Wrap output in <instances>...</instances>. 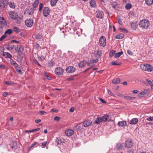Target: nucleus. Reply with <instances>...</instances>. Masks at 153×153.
<instances>
[{"label":"nucleus","instance_id":"bb28decb","mask_svg":"<svg viewBox=\"0 0 153 153\" xmlns=\"http://www.w3.org/2000/svg\"><path fill=\"white\" fill-rule=\"evenodd\" d=\"M123 54L122 51L120 52H117L115 53L114 56V58H117L120 57L121 55Z\"/></svg>","mask_w":153,"mask_h":153},{"label":"nucleus","instance_id":"8fccbe9b","mask_svg":"<svg viewBox=\"0 0 153 153\" xmlns=\"http://www.w3.org/2000/svg\"><path fill=\"white\" fill-rule=\"evenodd\" d=\"M8 46H10V48L12 50L14 48L15 46L12 43L10 42L8 44Z\"/></svg>","mask_w":153,"mask_h":153},{"label":"nucleus","instance_id":"ea45409f","mask_svg":"<svg viewBox=\"0 0 153 153\" xmlns=\"http://www.w3.org/2000/svg\"><path fill=\"white\" fill-rule=\"evenodd\" d=\"M132 7V5L131 4L127 3L125 6V8L127 10H129Z\"/></svg>","mask_w":153,"mask_h":153},{"label":"nucleus","instance_id":"5701e85b","mask_svg":"<svg viewBox=\"0 0 153 153\" xmlns=\"http://www.w3.org/2000/svg\"><path fill=\"white\" fill-rule=\"evenodd\" d=\"M121 82V80L120 78H117L114 79L112 81L113 84H118Z\"/></svg>","mask_w":153,"mask_h":153},{"label":"nucleus","instance_id":"13d9d810","mask_svg":"<svg viewBox=\"0 0 153 153\" xmlns=\"http://www.w3.org/2000/svg\"><path fill=\"white\" fill-rule=\"evenodd\" d=\"M117 21L119 24L120 25H122L123 24V22L121 19L119 18L118 17L117 18Z\"/></svg>","mask_w":153,"mask_h":153},{"label":"nucleus","instance_id":"f3484780","mask_svg":"<svg viewBox=\"0 0 153 153\" xmlns=\"http://www.w3.org/2000/svg\"><path fill=\"white\" fill-rule=\"evenodd\" d=\"M3 55L5 58H9L10 59H11L12 57V55L9 53L7 52H4L3 51Z\"/></svg>","mask_w":153,"mask_h":153},{"label":"nucleus","instance_id":"4be33fe9","mask_svg":"<svg viewBox=\"0 0 153 153\" xmlns=\"http://www.w3.org/2000/svg\"><path fill=\"white\" fill-rule=\"evenodd\" d=\"M86 65V62L84 61H81L78 64V65L80 68L84 67Z\"/></svg>","mask_w":153,"mask_h":153},{"label":"nucleus","instance_id":"c03bdc74","mask_svg":"<svg viewBox=\"0 0 153 153\" xmlns=\"http://www.w3.org/2000/svg\"><path fill=\"white\" fill-rule=\"evenodd\" d=\"M146 81L151 86L152 89V87H153V80L152 81L149 79H146Z\"/></svg>","mask_w":153,"mask_h":153},{"label":"nucleus","instance_id":"774afa93","mask_svg":"<svg viewBox=\"0 0 153 153\" xmlns=\"http://www.w3.org/2000/svg\"><path fill=\"white\" fill-rule=\"evenodd\" d=\"M138 96L140 97H144V96H143L142 92H141L138 94Z\"/></svg>","mask_w":153,"mask_h":153},{"label":"nucleus","instance_id":"603ef678","mask_svg":"<svg viewBox=\"0 0 153 153\" xmlns=\"http://www.w3.org/2000/svg\"><path fill=\"white\" fill-rule=\"evenodd\" d=\"M2 2L1 4H2L4 6L7 5L8 4V2L7 0H2Z\"/></svg>","mask_w":153,"mask_h":153},{"label":"nucleus","instance_id":"1a4fd4ad","mask_svg":"<svg viewBox=\"0 0 153 153\" xmlns=\"http://www.w3.org/2000/svg\"><path fill=\"white\" fill-rule=\"evenodd\" d=\"M50 10L48 7H45L44 8L42 11V14L45 17H48L50 13Z\"/></svg>","mask_w":153,"mask_h":153},{"label":"nucleus","instance_id":"a878e982","mask_svg":"<svg viewBox=\"0 0 153 153\" xmlns=\"http://www.w3.org/2000/svg\"><path fill=\"white\" fill-rule=\"evenodd\" d=\"M123 144L120 143H117L116 148L119 150H120L123 149Z\"/></svg>","mask_w":153,"mask_h":153},{"label":"nucleus","instance_id":"4468645a","mask_svg":"<svg viewBox=\"0 0 153 153\" xmlns=\"http://www.w3.org/2000/svg\"><path fill=\"white\" fill-rule=\"evenodd\" d=\"M101 54V51L99 49L94 51V55L97 58H100Z\"/></svg>","mask_w":153,"mask_h":153},{"label":"nucleus","instance_id":"2eb2a0df","mask_svg":"<svg viewBox=\"0 0 153 153\" xmlns=\"http://www.w3.org/2000/svg\"><path fill=\"white\" fill-rule=\"evenodd\" d=\"M91 123V121L90 120H87L83 122V125L84 127H86L90 125Z\"/></svg>","mask_w":153,"mask_h":153},{"label":"nucleus","instance_id":"f257e3e1","mask_svg":"<svg viewBox=\"0 0 153 153\" xmlns=\"http://www.w3.org/2000/svg\"><path fill=\"white\" fill-rule=\"evenodd\" d=\"M68 25L69 24L71 25L72 27V29L69 28L70 30H71L73 31V32H70V33H72L74 36L75 37H76V36H80L81 34L82 31L81 29L79 28V25L75 21L74 22H71V19H68Z\"/></svg>","mask_w":153,"mask_h":153},{"label":"nucleus","instance_id":"052dcab7","mask_svg":"<svg viewBox=\"0 0 153 153\" xmlns=\"http://www.w3.org/2000/svg\"><path fill=\"white\" fill-rule=\"evenodd\" d=\"M60 119V117L58 116H56L54 118V120L57 121H58Z\"/></svg>","mask_w":153,"mask_h":153},{"label":"nucleus","instance_id":"864d4df0","mask_svg":"<svg viewBox=\"0 0 153 153\" xmlns=\"http://www.w3.org/2000/svg\"><path fill=\"white\" fill-rule=\"evenodd\" d=\"M4 83L9 85H13L14 84V83L12 81H11L10 82L5 81L4 82Z\"/></svg>","mask_w":153,"mask_h":153},{"label":"nucleus","instance_id":"cd10ccee","mask_svg":"<svg viewBox=\"0 0 153 153\" xmlns=\"http://www.w3.org/2000/svg\"><path fill=\"white\" fill-rule=\"evenodd\" d=\"M143 95L144 97L147 96L150 93V91L148 89L145 90L144 91L142 92Z\"/></svg>","mask_w":153,"mask_h":153},{"label":"nucleus","instance_id":"e433bc0d","mask_svg":"<svg viewBox=\"0 0 153 153\" xmlns=\"http://www.w3.org/2000/svg\"><path fill=\"white\" fill-rule=\"evenodd\" d=\"M131 28L134 30L136 29L137 28V25L136 23L134 22H132L131 24Z\"/></svg>","mask_w":153,"mask_h":153},{"label":"nucleus","instance_id":"c85d7f7f","mask_svg":"<svg viewBox=\"0 0 153 153\" xmlns=\"http://www.w3.org/2000/svg\"><path fill=\"white\" fill-rule=\"evenodd\" d=\"M102 121V118L101 117H98L95 120L94 123H95L98 125L100 124V123Z\"/></svg>","mask_w":153,"mask_h":153},{"label":"nucleus","instance_id":"ddd939ff","mask_svg":"<svg viewBox=\"0 0 153 153\" xmlns=\"http://www.w3.org/2000/svg\"><path fill=\"white\" fill-rule=\"evenodd\" d=\"M68 58L70 59V61H73L74 59L73 58L74 57V53L72 52L68 51Z\"/></svg>","mask_w":153,"mask_h":153},{"label":"nucleus","instance_id":"a211bd4d","mask_svg":"<svg viewBox=\"0 0 153 153\" xmlns=\"http://www.w3.org/2000/svg\"><path fill=\"white\" fill-rule=\"evenodd\" d=\"M75 71V68L72 66H70L68 67V72L69 73H71L74 72Z\"/></svg>","mask_w":153,"mask_h":153},{"label":"nucleus","instance_id":"2f4dec72","mask_svg":"<svg viewBox=\"0 0 153 153\" xmlns=\"http://www.w3.org/2000/svg\"><path fill=\"white\" fill-rule=\"evenodd\" d=\"M18 65H17L16 66H15V68L16 70V71L19 73L20 74H22V71L20 67L18 66Z\"/></svg>","mask_w":153,"mask_h":153},{"label":"nucleus","instance_id":"79ce46f5","mask_svg":"<svg viewBox=\"0 0 153 153\" xmlns=\"http://www.w3.org/2000/svg\"><path fill=\"white\" fill-rule=\"evenodd\" d=\"M111 64L112 65H119L121 64V63H119L115 61H112L111 62Z\"/></svg>","mask_w":153,"mask_h":153},{"label":"nucleus","instance_id":"f03ea898","mask_svg":"<svg viewBox=\"0 0 153 153\" xmlns=\"http://www.w3.org/2000/svg\"><path fill=\"white\" fill-rule=\"evenodd\" d=\"M141 68L143 70L148 72H151L153 70V67L150 64H144L140 65Z\"/></svg>","mask_w":153,"mask_h":153},{"label":"nucleus","instance_id":"bf43d9fd","mask_svg":"<svg viewBox=\"0 0 153 153\" xmlns=\"http://www.w3.org/2000/svg\"><path fill=\"white\" fill-rule=\"evenodd\" d=\"M45 76L48 77V80H51V77H50L49 76V75L48 74L46 73V72H45Z\"/></svg>","mask_w":153,"mask_h":153},{"label":"nucleus","instance_id":"473e14b6","mask_svg":"<svg viewBox=\"0 0 153 153\" xmlns=\"http://www.w3.org/2000/svg\"><path fill=\"white\" fill-rule=\"evenodd\" d=\"M23 18L22 17H17V18L16 19V22L17 24H20L22 22Z\"/></svg>","mask_w":153,"mask_h":153},{"label":"nucleus","instance_id":"c756f323","mask_svg":"<svg viewBox=\"0 0 153 153\" xmlns=\"http://www.w3.org/2000/svg\"><path fill=\"white\" fill-rule=\"evenodd\" d=\"M74 133V131L71 129H68V136H71Z\"/></svg>","mask_w":153,"mask_h":153},{"label":"nucleus","instance_id":"7ed1b4c3","mask_svg":"<svg viewBox=\"0 0 153 153\" xmlns=\"http://www.w3.org/2000/svg\"><path fill=\"white\" fill-rule=\"evenodd\" d=\"M149 25V22L147 19L141 20L139 22L140 27L142 28L147 29Z\"/></svg>","mask_w":153,"mask_h":153},{"label":"nucleus","instance_id":"423d86ee","mask_svg":"<svg viewBox=\"0 0 153 153\" xmlns=\"http://www.w3.org/2000/svg\"><path fill=\"white\" fill-rule=\"evenodd\" d=\"M95 14L96 17L99 19H102L104 17V13L102 10H98L95 12Z\"/></svg>","mask_w":153,"mask_h":153},{"label":"nucleus","instance_id":"39448f33","mask_svg":"<svg viewBox=\"0 0 153 153\" xmlns=\"http://www.w3.org/2000/svg\"><path fill=\"white\" fill-rule=\"evenodd\" d=\"M124 146L127 149L131 148L133 146V143L131 139H128L124 143Z\"/></svg>","mask_w":153,"mask_h":153},{"label":"nucleus","instance_id":"5fc2aeb1","mask_svg":"<svg viewBox=\"0 0 153 153\" xmlns=\"http://www.w3.org/2000/svg\"><path fill=\"white\" fill-rule=\"evenodd\" d=\"M39 11H41L43 7V4L42 3H40L39 5Z\"/></svg>","mask_w":153,"mask_h":153},{"label":"nucleus","instance_id":"3c124183","mask_svg":"<svg viewBox=\"0 0 153 153\" xmlns=\"http://www.w3.org/2000/svg\"><path fill=\"white\" fill-rule=\"evenodd\" d=\"M124 98L125 99L128 100H131L133 98H134V97H130L129 96H125L124 97Z\"/></svg>","mask_w":153,"mask_h":153},{"label":"nucleus","instance_id":"72a5a7b5","mask_svg":"<svg viewBox=\"0 0 153 153\" xmlns=\"http://www.w3.org/2000/svg\"><path fill=\"white\" fill-rule=\"evenodd\" d=\"M108 117L109 116L107 115H104L102 117H101V118H102V121L104 122L106 121Z\"/></svg>","mask_w":153,"mask_h":153},{"label":"nucleus","instance_id":"0eeeda50","mask_svg":"<svg viewBox=\"0 0 153 153\" xmlns=\"http://www.w3.org/2000/svg\"><path fill=\"white\" fill-rule=\"evenodd\" d=\"M8 13L9 16L13 19H16L18 16V13L14 11H10Z\"/></svg>","mask_w":153,"mask_h":153},{"label":"nucleus","instance_id":"dca6fc26","mask_svg":"<svg viewBox=\"0 0 153 153\" xmlns=\"http://www.w3.org/2000/svg\"><path fill=\"white\" fill-rule=\"evenodd\" d=\"M14 48L15 51H17V53L19 52H21L22 51L21 50H23V48L21 45H15Z\"/></svg>","mask_w":153,"mask_h":153},{"label":"nucleus","instance_id":"338daca9","mask_svg":"<svg viewBox=\"0 0 153 153\" xmlns=\"http://www.w3.org/2000/svg\"><path fill=\"white\" fill-rule=\"evenodd\" d=\"M138 96L140 97H144V96H143L142 92H141L138 94Z\"/></svg>","mask_w":153,"mask_h":153},{"label":"nucleus","instance_id":"f704fd0d","mask_svg":"<svg viewBox=\"0 0 153 153\" xmlns=\"http://www.w3.org/2000/svg\"><path fill=\"white\" fill-rule=\"evenodd\" d=\"M10 61L11 64L14 67H15V66H16L17 65H18L15 61H14L12 59H10Z\"/></svg>","mask_w":153,"mask_h":153},{"label":"nucleus","instance_id":"aec40b11","mask_svg":"<svg viewBox=\"0 0 153 153\" xmlns=\"http://www.w3.org/2000/svg\"><path fill=\"white\" fill-rule=\"evenodd\" d=\"M0 24L1 25V26L2 27L6 26V23L4 18L1 17V19H0Z\"/></svg>","mask_w":153,"mask_h":153},{"label":"nucleus","instance_id":"de8ad7c7","mask_svg":"<svg viewBox=\"0 0 153 153\" xmlns=\"http://www.w3.org/2000/svg\"><path fill=\"white\" fill-rule=\"evenodd\" d=\"M9 5L10 7L14 9L15 8V5L14 2H10L9 4Z\"/></svg>","mask_w":153,"mask_h":153},{"label":"nucleus","instance_id":"6e6d98bb","mask_svg":"<svg viewBox=\"0 0 153 153\" xmlns=\"http://www.w3.org/2000/svg\"><path fill=\"white\" fill-rule=\"evenodd\" d=\"M7 36V35L4 33V34L0 38V41H2L3 39H5Z\"/></svg>","mask_w":153,"mask_h":153},{"label":"nucleus","instance_id":"b1692460","mask_svg":"<svg viewBox=\"0 0 153 153\" xmlns=\"http://www.w3.org/2000/svg\"><path fill=\"white\" fill-rule=\"evenodd\" d=\"M39 3V0H35L32 4L33 7L32 8H34L36 9V8L38 7Z\"/></svg>","mask_w":153,"mask_h":153},{"label":"nucleus","instance_id":"a19ab883","mask_svg":"<svg viewBox=\"0 0 153 153\" xmlns=\"http://www.w3.org/2000/svg\"><path fill=\"white\" fill-rule=\"evenodd\" d=\"M56 142L57 143V145H59L62 143L61 139L59 137L56 138Z\"/></svg>","mask_w":153,"mask_h":153},{"label":"nucleus","instance_id":"7c9ffc66","mask_svg":"<svg viewBox=\"0 0 153 153\" xmlns=\"http://www.w3.org/2000/svg\"><path fill=\"white\" fill-rule=\"evenodd\" d=\"M124 35L123 33L117 34L115 38L117 39H121L124 37Z\"/></svg>","mask_w":153,"mask_h":153},{"label":"nucleus","instance_id":"f8f14e48","mask_svg":"<svg viewBox=\"0 0 153 153\" xmlns=\"http://www.w3.org/2000/svg\"><path fill=\"white\" fill-rule=\"evenodd\" d=\"M10 146L13 150L16 149L18 148L17 143L15 141H12L10 144Z\"/></svg>","mask_w":153,"mask_h":153},{"label":"nucleus","instance_id":"9d476101","mask_svg":"<svg viewBox=\"0 0 153 153\" xmlns=\"http://www.w3.org/2000/svg\"><path fill=\"white\" fill-rule=\"evenodd\" d=\"M26 25L28 27H31L33 24V20L31 18L27 19L25 21Z\"/></svg>","mask_w":153,"mask_h":153},{"label":"nucleus","instance_id":"4d7b16f0","mask_svg":"<svg viewBox=\"0 0 153 153\" xmlns=\"http://www.w3.org/2000/svg\"><path fill=\"white\" fill-rule=\"evenodd\" d=\"M108 93L110 95L112 96H113V97H115V95L113 94L111 91L110 90H108Z\"/></svg>","mask_w":153,"mask_h":153},{"label":"nucleus","instance_id":"0e129e2a","mask_svg":"<svg viewBox=\"0 0 153 153\" xmlns=\"http://www.w3.org/2000/svg\"><path fill=\"white\" fill-rule=\"evenodd\" d=\"M74 110V107H72L69 109L70 112H73Z\"/></svg>","mask_w":153,"mask_h":153},{"label":"nucleus","instance_id":"20e7f679","mask_svg":"<svg viewBox=\"0 0 153 153\" xmlns=\"http://www.w3.org/2000/svg\"><path fill=\"white\" fill-rule=\"evenodd\" d=\"M36 10V9L33 8H31L28 7L27 8L24 12V13L28 15H33L34 12Z\"/></svg>","mask_w":153,"mask_h":153},{"label":"nucleus","instance_id":"69168bd1","mask_svg":"<svg viewBox=\"0 0 153 153\" xmlns=\"http://www.w3.org/2000/svg\"><path fill=\"white\" fill-rule=\"evenodd\" d=\"M99 100L103 103H106L105 101L102 98H100Z\"/></svg>","mask_w":153,"mask_h":153},{"label":"nucleus","instance_id":"37998d69","mask_svg":"<svg viewBox=\"0 0 153 153\" xmlns=\"http://www.w3.org/2000/svg\"><path fill=\"white\" fill-rule=\"evenodd\" d=\"M54 65V63L53 61H49L48 62V65L49 67L53 66Z\"/></svg>","mask_w":153,"mask_h":153},{"label":"nucleus","instance_id":"09e8293b","mask_svg":"<svg viewBox=\"0 0 153 153\" xmlns=\"http://www.w3.org/2000/svg\"><path fill=\"white\" fill-rule=\"evenodd\" d=\"M13 31H14L16 33H17L19 32H20V29L18 27H14L13 28Z\"/></svg>","mask_w":153,"mask_h":153},{"label":"nucleus","instance_id":"c9c22d12","mask_svg":"<svg viewBox=\"0 0 153 153\" xmlns=\"http://www.w3.org/2000/svg\"><path fill=\"white\" fill-rule=\"evenodd\" d=\"M13 32V30H12L11 29H8L4 33L6 35L7 34L10 35Z\"/></svg>","mask_w":153,"mask_h":153},{"label":"nucleus","instance_id":"49530a36","mask_svg":"<svg viewBox=\"0 0 153 153\" xmlns=\"http://www.w3.org/2000/svg\"><path fill=\"white\" fill-rule=\"evenodd\" d=\"M115 51L113 50H111L110 51L109 55L110 57H112L114 56V55L115 53Z\"/></svg>","mask_w":153,"mask_h":153},{"label":"nucleus","instance_id":"412c9836","mask_svg":"<svg viewBox=\"0 0 153 153\" xmlns=\"http://www.w3.org/2000/svg\"><path fill=\"white\" fill-rule=\"evenodd\" d=\"M138 121V120L137 118H134L130 120V124L131 125H135L137 123Z\"/></svg>","mask_w":153,"mask_h":153},{"label":"nucleus","instance_id":"680f3d73","mask_svg":"<svg viewBox=\"0 0 153 153\" xmlns=\"http://www.w3.org/2000/svg\"><path fill=\"white\" fill-rule=\"evenodd\" d=\"M38 58L39 60L40 61H42L44 59V57L43 56H39Z\"/></svg>","mask_w":153,"mask_h":153},{"label":"nucleus","instance_id":"e2e57ef3","mask_svg":"<svg viewBox=\"0 0 153 153\" xmlns=\"http://www.w3.org/2000/svg\"><path fill=\"white\" fill-rule=\"evenodd\" d=\"M146 120L148 121H153V116L152 117H149L147 118Z\"/></svg>","mask_w":153,"mask_h":153},{"label":"nucleus","instance_id":"a18cd8bd","mask_svg":"<svg viewBox=\"0 0 153 153\" xmlns=\"http://www.w3.org/2000/svg\"><path fill=\"white\" fill-rule=\"evenodd\" d=\"M35 37L37 39H41L42 38V35H41L40 34H39V33H38V34H37L35 35Z\"/></svg>","mask_w":153,"mask_h":153},{"label":"nucleus","instance_id":"393cba45","mask_svg":"<svg viewBox=\"0 0 153 153\" xmlns=\"http://www.w3.org/2000/svg\"><path fill=\"white\" fill-rule=\"evenodd\" d=\"M90 6L93 7L95 8L96 6V1L94 0H91L90 2Z\"/></svg>","mask_w":153,"mask_h":153},{"label":"nucleus","instance_id":"6e6552de","mask_svg":"<svg viewBox=\"0 0 153 153\" xmlns=\"http://www.w3.org/2000/svg\"><path fill=\"white\" fill-rule=\"evenodd\" d=\"M99 42L101 46L104 47L106 45L105 38L103 36H101L99 39Z\"/></svg>","mask_w":153,"mask_h":153},{"label":"nucleus","instance_id":"6ab92c4d","mask_svg":"<svg viewBox=\"0 0 153 153\" xmlns=\"http://www.w3.org/2000/svg\"><path fill=\"white\" fill-rule=\"evenodd\" d=\"M118 126L119 127H124L126 126V123L124 121H119L117 123Z\"/></svg>","mask_w":153,"mask_h":153},{"label":"nucleus","instance_id":"58836bf2","mask_svg":"<svg viewBox=\"0 0 153 153\" xmlns=\"http://www.w3.org/2000/svg\"><path fill=\"white\" fill-rule=\"evenodd\" d=\"M58 0H51V4L52 6H53L55 5Z\"/></svg>","mask_w":153,"mask_h":153},{"label":"nucleus","instance_id":"4c0bfd02","mask_svg":"<svg viewBox=\"0 0 153 153\" xmlns=\"http://www.w3.org/2000/svg\"><path fill=\"white\" fill-rule=\"evenodd\" d=\"M146 4L148 5H150L153 4V0H146Z\"/></svg>","mask_w":153,"mask_h":153},{"label":"nucleus","instance_id":"9b49d317","mask_svg":"<svg viewBox=\"0 0 153 153\" xmlns=\"http://www.w3.org/2000/svg\"><path fill=\"white\" fill-rule=\"evenodd\" d=\"M55 72L56 75H60L63 73V70L60 67H57L55 69Z\"/></svg>","mask_w":153,"mask_h":153}]
</instances>
